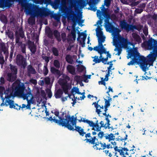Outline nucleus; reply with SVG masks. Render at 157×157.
Segmentation results:
<instances>
[{"mask_svg": "<svg viewBox=\"0 0 157 157\" xmlns=\"http://www.w3.org/2000/svg\"><path fill=\"white\" fill-rule=\"evenodd\" d=\"M82 77L79 75H76L75 77V79L78 82H82Z\"/></svg>", "mask_w": 157, "mask_h": 157, "instance_id": "obj_46", "label": "nucleus"}, {"mask_svg": "<svg viewBox=\"0 0 157 157\" xmlns=\"http://www.w3.org/2000/svg\"><path fill=\"white\" fill-rule=\"evenodd\" d=\"M61 38L63 42H65L66 39V34L65 33H63L61 34Z\"/></svg>", "mask_w": 157, "mask_h": 157, "instance_id": "obj_47", "label": "nucleus"}, {"mask_svg": "<svg viewBox=\"0 0 157 157\" xmlns=\"http://www.w3.org/2000/svg\"><path fill=\"white\" fill-rule=\"evenodd\" d=\"M44 81L46 84H49L50 83V79L48 77H46L44 79Z\"/></svg>", "mask_w": 157, "mask_h": 157, "instance_id": "obj_60", "label": "nucleus"}, {"mask_svg": "<svg viewBox=\"0 0 157 157\" xmlns=\"http://www.w3.org/2000/svg\"><path fill=\"white\" fill-rule=\"evenodd\" d=\"M98 33L97 34V36L98 37H99L103 36V32L100 30H98Z\"/></svg>", "mask_w": 157, "mask_h": 157, "instance_id": "obj_58", "label": "nucleus"}, {"mask_svg": "<svg viewBox=\"0 0 157 157\" xmlns=\"http://www.w3.org/2000/svg\"><path fill=\"white\" fill-rule=\"evenodd\" d=\"M73 29L71 31V33L73 38L75 39L76 38V31L75 27H73Z\"/></svg>", "mask_w": 157, "mask_h": 157, "instance_id": "obj_50", "label": "nucleus"}, {"mask_svg": "<svg viewBox=\"0 0 157 157\" xmlns=\"http://www.w3.org/2000/svg\"><path fill=\"white\" fill-rule=\"evenodd\" d=\"M67 69L68 72L72 75H75V69L74 67L72 65H68L67 67Z\"/></svg>", "mask_w": 157, "mask_h": 157, "instance_id": "obj_26", "label": "nucleus"}, {"mask_svg": "<svg viewBox=\"0 0 157 157\" xmlns=\"http://www.w3.org/2000/svg\"><path fill=\"white\" fill-rule=\"evenodd\" d=\"M25 11L28 14L35 16H47L49 13L45 8H41L36 6L32 7L29 5L26 6L25 8Z\"/></svg>", "mask_w": 157, "mask_h": 157, "instance_id": "obj_4", "label": "nucleus"}, {"mask_svg": "<svg viewBox=\"0 0 157 157\" xmlns=\"http://www.w3.org/2000/svg\"><path fill=\"white\" fill-rule=\"evenodd\" d=\"M46 92L48 94V97L49 98H51L52 96V93L51 90L48 89L46 91Z\"/></svg>", "mask_w": 157, "mask_h": 157, "instance_id": "obj_53", "label": "nucleus"}, {"mask_svg": "<svg viewBox=\"0 0 157 157\" xmlns=\"http://www.w3.org/2000/svg\"><path fill=\"white\" fill-rule=\"evenodd\" d=\"M62 88L63 92H64L66 94H68V86L65 84L62 86Z\"/></svg>", "mask_w": 157, "mask_h": 157, "instance_id": "obj_36", "label": "nucleus"}, {"mask_svg": "<svg viewBox=\"0 0 157 157\" xmlns=\"http://www.w3.org/2000/svg\"><path fill=\"white\" fill-rule=\"evenodd\" d=\"M98 101L93 103L92 105H94V107L96 108V112L98 115L101 114V112L104 110V106L103 105L101 106L98 104Z\"/></svg>", "mask_w": 157, "mask_h": 157, "instance_id": "obj_16", "label": "nucleus"}, {"mask_svg": "<svg viewBox=\"0 0 157 157\" xmlns=\"http://www.w3.org/2000/svg\"><path fill=\"white\" fill-rule=\"evenodd\" d=\"M75 128L74 129L73 127V129L72 130V131H76L77 132L80 136L83 137L85 135V136L86 139L84 140L86 141V143H89L92 144H95L96 142L95 141L98 140V139H96V136H94L92 137L91 135V133L90 132L86 133L85 132L83 128H82L81 127L79 126H76V125H74Z\"/></svg>", "mask_w": 157, "mask_h": 157, "instance_id": "obj_6", "label": "nucleus"}, {"mask_svg": "<svg viewBox=\"0 0 157 157\" xmlns=\"http://www.w3.org/2000/svg\"><path fill=\"white\" fill-rule=\"evenodd\" d=\"M28 22L29 25H33L35 24V19L33 17H30L28 19Z\"/></svg>", "mask_w": 157, "mask_h": 157, "instance_id": "obj_39", "label": "nucleus"}, {"mask_svg": "<svg viewBox=\"0 0 157 157\" xmlns=\"http://www.w3.org/2000/svg\"><path fill=\"white\" fill-rule=\"evenodd\" d=\"M117 50L118 51V52L116 54L118 56H119L121 53L122 51L121 48L119 47H117Z\"/></svg>", "mask_w": 157, "mask_h": 157, "instance_id": "obj_55", "label": "nucleus"}, {"mask_svg": "<svg viewBox=\"0 0 157 157\" xmlns=\"http://www.w3.org/2000/svg\"><path fill=\"white\" fill-rule=\"evenodd\" d=\"M9 89L10 90H11V91H13L11 89H10L8 88L6 90H5V87L3 86H0V94H3V93L4 92V93L6 95L5 97L6 96V94L5 93V92Z\"/></svg>", "mask_w": 157, "mask_h": 157, "instance_id": "obj_41", "label": "nucleus"}, {"mask_svg": "<svg viewBox=\"0 0 157 157\" xmlns=\"http://www.w3.org/2000/svg\"><path fill=\"white\" fill-rule=\"evenodd\" d=\"M42 56V58L43 60H44L45 63L44 64V65H48V63L49 61V60L51 59L50 57H48L46 56L45 55H43Z\"/></svg>", "mask_w": 157, "mask_h": 157, "instance_id": "obj_33", "label": "nucleus"}, {"mask_svg": "<svg viewBox=\"0 0 157 157\" xmlns=\"http://www.w3.org/2000/svg\"><path fill=\"white\" fill-rule=\"evenodd\" d=\"M105 120H106V122L105 124L104 123V125L105 126L104 128H105L106 127H108L109 125H110V121L109 118L107 117H105Z\"/></svg>", "mask_w": 157, "mask_h": 157, "instance_id": "obj_45", "label": "nucleus"}, {"mask_svg": "<svg viewBox=\"0 0 157 157\" xmlns=\"http://www.w3.org/2000/svg\"><path fill=\"white\" fill-rule=\"evenodd\" d=\"M111 1L110 0H106L105 3L106 6L108 7L110 5Z\"/></svg>", "mask_w": 157, "mask_h": 157, "instance_id": "obj_61", "label": "nucleus"}, {"mask_svg": "<svg viewBox=\"0 0 157 157\" xmlns=\"http://www.w3.org/2000/svg\"><path fill=\"white\" fill-rule=\"evenodd\" d=\"M52 51L53 55L56 56H57L59 55V51L56 48L53 47L52 48Z\"/></svg>", "mask_w": 157, "mask_h": 157, "instance_id": "obj_35", "label": "nucleus"}, {"mask_svg": "<svg viewBox=\"0 0 157 157\" xmlns=\"http://www.w3.org/2000/svg\"><path fill=\"white\" fill-rule=\"evenodd\" d=\"M120 25L122 29H124L128 31L131 30L132 25L128 24L124 20L120 21Z\"/></svg>", "mask_w": 157, "mask_h": 157, "instance_id": "obj_14", "label": "nucleus"}, {"mask_svg": "<svg viewBox=\"0 0 157 157\" xmlns=\"http://www.w3.org/2000/svg\"><path fill=\"white\" fill-rule=\"evenodd\" d=\"M16 78L17 75L10 72L7 73L6 78L8 81L13 82L16 79Z\"/></svg>", "mask_w": 157, "mask_h": 157, "instance_id": "obj_17", "label": "nucleus"}, {"mask_svg": "<svg viewBox=\"0 0 157 157\" xmlns=\"http://www.w3.org/2000/svg\"><path fill=\"white\" fill-rule=\"evenodd\" d=\"M21 52L23 53L26 54V45L24 44H22L21 46Z\"/></svg>", "mask_w": 157, "mask_h": 157, "instance_id": "obj_43", "label": "nucleus"}, {"mask_svg": "<svg viewBox=\"0 0 157 157\" xmlns=\"http://www.w3.org/2000/svg\"><path fill=\"white\" fill-rule=\"evenodd\" d=\"M132 36L134 40L138 43H140L141 41V38L140 36L136 33L132 34Z\"/></svg>", "mask_w": 157, "mask_h": 157, "instance_id": "obj_29", "label": "nucleus"}, {"mask_svg": "<svg viewBox=\"0 0 157 157\" xmlns=\"http://www.w3.org/2000/svg\"><path fill=\"white\" fill-rule=\"evenodd\" d=\"M60 0H55V2L54 3L53 6L55 9H57L59 6L60 5ZM63 0H62V1ZM61 2H62V1ZM65 2H64L62 3V4H63V3H65Z\"/></svg>", "mask_w": 157, "mask_h": 157, "instance_id": "obj_32", "label": "nucleus"}, {"mask_svg": "<svg viewBox=\"0 0 157 157\" xmlns=\"http://www.w3.org/2000/svg\"><path fill=\"white\" fill-rule=\"evenodd\" d=\"M25 89L24 85L23 84L20 83H13L12 85V89L13 92L15 90L14 94L15 95H21L22 97L24 93V91Z\"/></svg>", "mask_w": 157, "mask_h": 157, "instance_id": "obj_8", "label": "nucleus"}, {"mask_svg": "<svg viewBox=\"0 0 157 157\" xmlns=\"http://www.w3.org/2000/svg\"><path fill=\"white\" fill-rule=\"evenodd\" d=\"M104 144V143H102L101 141H98L96 142L95 145H93V147L97 150H104L103 146Z\"/></svg>", "mask_w": 157, "mask_h": 157, "instance_id": "obj_21", "label": "nucleus"}, {"mask_svg": "<svg viewBox=\"0 0 157 157\" xmlns=\"http://www.w3.org/2000/svg\"><path fill=\"white\" fill-rule=\"evenodd\" d=\"M48 65H44L43 69V74L44 76L47 75L48 72V70L47 67Z\"/></svg>", "mask_w": 157, "mask_h": 157, "instance_id": "obj_38", "label": "nucleus"}, {"mask_svg": "<svg viewBox=\"0 0 157 157\" xmlns=\"http://www.w3.org/2000/svg\"><path fill=\"white\" fill-rule=\"evenodd\" d=\"M143 32L145 36H147L148 35V28L146 25H145L143 29Z\"/></svg>", "mask_w": 157, "mask_h": 157, "instance_id": "obj_51", "label": "nucleus"}, {"mask_svg": "<svg viewBox=\"0 0 157 157\" xmlns=\"http://www.w3.org/2000/svg\"><path fill=\"white\" fill-rule=\"evenodd\" d=\"M65 118L61 117H59V120L56 119L54 117L53 118L52 116L48 118V120L53 121L59 125L64 127L70 130L73 129V126L76 125L77 118L74 117V116L71 117L70 115H66Z\"/></svg>", "mask_w": 157, "mask_h": 157, "instance_id": "obj_1", "label": "nucleus"}, {"mask_svg": "<svg viewBox=\"0 0 157 157\" xmlns=\"http://www.w3.org/2000/svg\"><path fill=\"white\" fill-rule=\"evenodd\" d=\"M50 71L51 73L54 75L56 77L58 78L61 75L60 71L53 67H51Z\"/></svg>", "mask_w": 157, "mask_h": 157, "instance_id": "obj_20", "label": "nucleus"}, {"mask_svg": "<svg viewBox=\"0 0 157 157\" xmlns=\"http://www.w3.org/2000/svg\"><path fill=\"white\" fill-rule=\"evenodd\" d=\"M54 113L57 117H58V118L60 117L59 116V112L58 110H54Z\"/></svg>", "mask_w": 157, "mask_h": 157, "instance_id": "obj_63", "label": "nucleus"}, {"mask_svg": "<svg viewBox=\"0 0 157 157\" xmlns=\"http://www.w3.org/2000/svg\"><path fill=\"white\" fill-rule=\"evenodd\" d=\"M98 137L101 139H102L103 137L105 136L104 132L102 131H100L98 134Z\"/></svg>", "mask_w": 157, "mask_h": 157, "instance_id": "obj_48", "label": "nucleus"}, {"mask_svg": "<svg viewBox=\"0 0 157 157\" xmlns=\"http://www.w3.org/2000/svg\"><path fill=\"white\" fill-rule=\"evenodd\" d=\"M77 71L79 72H81L84 71L85 68L83 65H78L77 66Z\"/></svg>", "mask_w": 157, "mask_h": 157, "instance_id": "obj_37", "label": "nucleus"}, {"mask_svg": "<svg viewBox=\"0 0 157 157\" xmlns=\"http://www.w3.org/2000/svg\"><path fill=\"white\" fill-rule=\"evenodd\" d=\"M92 0V1H90L89 2H88V4L90 6V7L88 8V9L95 12L97 10V7H94L93 4L94 1V0Z\"/></svg>", "mask_w": 157, "mask_h": 157, "instance_id": "obj_30", "label": "nucleus"}, {"mask_svg": "<svg viewBox=\"0 0 157 157\" xmlns=\"http://www.w3.org/2000/svg\"><path fill=\"white\" fill-rule=\"evenodd\" d=\"M74 56H71L70 54H67L66 55L65 59L66 61L70 64H73L74 63L73 57Z\"/></svg>", "mask_w": 157, "mask_h": 157, "instance_id": "obj_25", "label": "nucleus"}, {"mask_svg": "<svg viewBox=\"0 0 157 157\" xmlns=\"http://www.w3.org/2000/svg\"><path fill=\"white\" fill-rule=\"evenodd\" d=\"M46 33L47 34L48 36L50 39H52L53 38V32L51 30L50 28L46 31Z\"/></svg>", "mask_w": 157, "mask_h": 157, "instance_id": "obj_34", "label": "nucleus"}, {"mask_svg": "<svg viewBox=\"0 0 157 157\" xmlns=\"http://www.w3.org/2000/svg\"><path fill=\"white\" fill-rule=\"evenodd\" d=\"M27 75L30 77L31 74H35L36 73L35 69L31 64L29 65L27 67Z\"/></svg>", "mask_w": 157, "mask_h": 157, "instance_id": "obj_19", "label": "nucleus"}, {"mask_svg": "<svg viewBox=\"0 0 157 157\" xmlns=\"http://www.w3.org/2000/svg\"><path fill=\"white\" fill-rule=\"evenodd\" d=\"M53 35L56 40L58 42L61 41V39L59 32L57 30H55L53 31Z\"/></svg>", "mask_w": 157, "mask_h": 157, "instance_id": "obj_27", "label": "nucleus"}, {"mask_svg": "<svg viewBox=\"0 0 157 157\" xmlns=\"http://www.w3.org/2000/svg\"><path fill=\"white\" fill-rule=\"evenodd\" d=\"M103 152L105 153L106 155H108L110 157H112V155L110 152H109V150H103Z\"/></svg>", "mask_w": 157, "mask_h": 157, "instance_id": "obj_52", "label": "nucleus"}, {"mask_svg": "<svg viewBox=\"0 0 157 157\" xmlns=\"http://www.w3.org/2000/svg\"><path fill=\"white\" fill-rule=\"evenodd\" d=\"M143 44L144 47H147L149 49H153L155 53V54L151 52L150 54H149L147 56L148 60H146L145 58V62L147 64L146 67V70L148 64L150 65H153V63L155 59V56H157V40L151 38L148 40V41L144 42Z\"/></svg>", "mask_w": 157, "mask_h": 157, "instance_id": "obj_2", "label": "nucleus"}, {"mask_svg": "<svg viewBox=\"0 0 157 157\" xmlns=\"http://www.w3.org/2000/svg\"><path fill=\"white\" fill-rule=\"evenodd\" d=\"M28 44L29 45V48L32 53L34 54L35 53L36 50V47L35 45L33 42H32L30 40H29L28 42Z\"/></svg>", "mask_w": 157, "mask_h": 157, "instance_id": "obj_18", "label": "nucleus"}, {"mask_svg": "<svg viewBox=\"0 0 157 157\" xmlns=\"http://www.w3.org/2000/svg\"><path fill=\"white\" fill-rule=\"evenodd\" d=\"M143 27V26L140 24L137 25H132L131 30H133L134 29H135L138 31H140L142 29Z\"/></svg>", "mask_w": 157, "mask_h": 157, "instance_id": "obj_31", "label": "nucleus"}, {"mask_svg": "<svg viewBox=\"0 0 157 157\" xmlns=\"http://www.w3.org/2000/svg\"><path fill=\"white\" fill-rule=\"evenodd\" d=\"M118 40L121 45L124 47H126L127 44L128 43V40L127 39H125L124 38L120 36L118 38Z\"/></svg>", "mask_w": 157, "mask_h": 157, "instance_id": "obj_24", "label": "nucleus"}, {"mask_svg": "<svg viewBox=\"0 0 157 157\" xmlns=\"http://www.w3.org/2000/svg\"><path fill=\"white\" fill-rule=\"evenodd\" d=\"M105 101V105L107 107H109L110 105V102L109 101V100H108L107 99H104Z\"/></svg>", "mask_w": 157, "mask_h": 157, "instance_id": "obj_57", "label": "nucleus"}, {"mask_svg": "<svg viewBox=\"0 0 157 157\" xmlns=\"http://www.w3.org/2000/svg\"><path fill=\"white\" fill-rule=\"evenodd\" d=\"M53 65L56 68H59L60 67V64L58 60L56 59L54 61Z\"/></svg>", "mask_w": 157, "mask_h": 157, "instance_id": "obj_40", "label": "nucleus"}, {"mask_svg": "<svg viewBox=\"0 0 157 157\" xmlns=\"http://www.w3.org/2000/svg\"><path fill=\"white\" fill-rule=\"evenodd\" d=\"M129 55L130 56L128 57V59L131 58V56H133V58L132 60L128 63L127 65H133L134 63H139L142 70L144 71H145L146 67L147 64L145 62L144 57L140 56V53L137 51L133 50L131 51L130 52Z\"/></svg>", "mask_w": 157, "mask_h": 157, "instance_id": "obj_3", "label": "nucleus"}, {"mask_svg": "<svg viewBox=\"0 0 157 157\" xmlns=\"http://www.w3.org/2000/svg\"><path fill=\"white\" fill-rule=\"evenodd\" d=\"M143 9H137L135 10V12L137 13H140L143 12Z\"/></svg>", "mask_w": 157, "mask_h": 157, "instance_id": "obj_64", "label": "nucleus"}, {"mask_svg": "<svg viewBox=\"0 0 157 157\" xmlns=\"http://www.w3.org/2000/svg\"><path fill=\"white\" fill-rule=\"evenodd\" d=\"M10 72L17 75V67L16 66L12 65L11 64H10Z\"/></svg>", "mask_w": 157, "mask_h": 157, "instance_id": "obj_28", "label": "nucleus"}, {"mask_svg": "<svg viewBox=\"0 0 157 157\" xmlns=\"http://www.w3.org/2000/svg\"><path fill=\"white\" fill-rule=\"evenodd\" d=\"M111 144H106L105 143H104V145H103V147L104 148V150L106 148L107 149H109L110 148H113V147H112V146H111Z\"/></svg>", "mask_w": 157, "mask_h": 157, "instance_id": "obj_49", "label": "nucleus"}, {"mask_svg": "<svg viewBox=\"0 0 157 157\" xmlns=\"http://www.w3.org/2000/svg\"><path fill=\"white\" fill-rule=\"evenodd\" d=\"M16 63L17 65L22 67L24 68H25L27 65L26 59L24 56L21 54H18L17 55Z\"/></svg>", "mask_w": 157, "mask_h": 157, "instance_id": "obj_9", "label": "nucleus"}, {"mask_svg": "<svg viewBox=\"0 0 157 157\" xmlns=\"http://www.w3.org/2000/svg\"><path fill=\"white\" fill-rule=\"evenodd\" d=\"M63 94V91L62 89L59 88L56 90H55L54 92V96L56 99L59 98H61Z\"/></svg>", "mask_w": 157, "mask_h": 157, "instance_id": "obj_23", "label": "nucleus"}, {"mask_svg": "<svg viewBox=\"0 0 157 157\" xmlns=\"http://www.w3.org/2000/svg\"><path fill=\"white\" fill-rule=\"evenodd\" d=\"M91 75H84V81L86 82H88V81H87V78H90Z\"/></svg>", "mask_w": 157, "mask_h": 157, "instance_id": "obj_56", "label": "nucleus"}, {"mask_svg": "<svg viewBox=\"0 0 157 157\" xmlns=\"http://www.w3.org/2000/svg\"><path fill=\"white\" fill-rule=\"evenodd\" d=\"M4 57L2 55H1L0 56V63L2 64L4 63Z\"/></svg>", "mask_w": 157, "mask_h": 157, "instance_id": "obj_62", "label": "nucleus"}, {"mask_svg": "<svg viewBox=\"0 0 157 157\" xmlns=\"http://www.w3.org/2000/svg\"><path fill=\"white\" fill-rule=\"evenodd\" d=\"M100 124V126L99 125L98 123V120H97L95 121V123H94V125L93 126V128L91 129L92 130H94L95 128H96V131L97 132H99L101 130V128H104V121H101L99 123Z\"/></svg>", "mask_w": 157, "mask_h": 157, "instance_id": "obj_15", "label": "nucleus"}, {"mask_svg": "<svg viewBox=\"0 0 157 157\" xmlns=\"http://www.w3.org/2000/svg\"><path fill=\"white\" fill-rule=\"evenodd\" d=\"M105 37L104 36L98 37V43H103L105 41Z\"/></svg>", "mask_w": 157, "mask_h": 157, "instance_id": "obj_44", "label": "nucleus"}, {"mask_svg": "<svg viewBox=\"0 0 157 157\" xmlns=\"http://www.w3.org/2000/svg\"><path fill=\"white\" fill-rule=\"evenodd\" d=\"M104 17H106L107 19H105V21L106 23H107L108 24V27L114 33L116 34H118L120 32H121V30L117 27H115L111 23L109 22L108 20L110 18L109 15L108 14H105Z\"/></svg>", "mask_w": 157, "mask_h": 157, "instance_id": "obj_11", "label": "nucleus"}, {"mask_svg": "<svg viewBox=\"0 0 157 157\" xmlns=\"http://www.w3.org/2000/svg\"><path fill=\"white\" fill-rule=\"evenodd\" d=\"M105 139L108 140L109 142L111 141V144L113 146H115L116 145V143L114 141L115 139V136L114 134L111 133L109 134H105L104 136Z\"/></svg>", "mask_w": 157, "mask_h": 157, "instance_id": "obj_13", "label": "nucleus"}, {"mask_svg": "<svg viewBox=\"0 0 157 157\" xmlns=\"http://www.w3.org/2000/svg\"><path fill=\"white\" fill-rule=\"evenodd\" d=\"M87 123L88 124L90 127L93 128V126L94 125V123L92 121L88 120Z\"/></svg>", "mask_w": 157, "mask_h": 157, "instance_id": "obj_59", "label": "nucleus"}, {"mask_svg": "<svg viewBox=\"0 0 157 157\" xmlns=\"http://www.w3.org/2000/svg\"><path fill=\"white\" fill-rule=\"evenodd\" d=\"M26 93L22 95V98L24 100L26 99L27 101V109H30L31 103H32L33 94L31 90L27 91Z\"/></svg>", "mask_w": 157, "mask_h": 157, "instance_id": "obj_10", "label": "nucleus"}, {"mask_svg": "<svg viewBox=\"0 0 157 157\" xmlns=\"http://www.w3.org/2000/svg\"><path fill=\"white\" fill-rule=\"evenodd\" d=\"M92 58L94 59L93 61V62H94L95 63H99L101 62V60H100V59L98 58V56H95L93 57H92Z\"/></svg>", "mask_w": 157, "mask_h": 157, "instance_id": "obj_42", "label": "nucleus"}, {"mask_svg": "<svg viewBox=\"0 0 157 157\" xmlns=\"http://www.w3.org/2000/svg\"><path fill=\"white\" fill-rule=\"evenodd\" d=\"M78 37L77 38V40L79 39V37H80L81 36H85V35L86 36V33H84V32H81L80 33V32L78 31Z\"/></svg>", "mask_w": 157, "mask_h": 157, "instance_id": "obj_54", "label": "nucleus"}, {"mask_svg": "<svg viewBox=\"0 0 157 157\" xmlns=\"http://www.w3.org/2000/svg\"><path fill=\"white\" fill-rule=\"evenodd\" d=\"M94 50L98 52L100 54L106 53V50L102 43H98V46L94 47Z\"/></svg>", "mask_w": 157, "mask_h": 157, "instance_id": "obj_12", "label": "nucleus"}, {"mask_svg": "<svg viewBox=\"0 0 157 157\" xmlns=\"http://www.w3.org/2000/svg\"><path fill=\"white\" fill-rule=\"evenodd\" d=\"M0 49L5 54L6 56L5 58H8L9 53L6 49L4 43H2L0 44Z\"/></svg>", "mask_w": 157, "mask_h": 157, "instance_id": "obj_22", "label": "nucleus"}, {"mask_svg": "<svg viewBox=\"0 0 157 157\" xmlns=\"http://www.w3.org/2000/svg\"><path fill=\"white\" fill-rule=\"evenodd\" d=\"M5 93L6 94V96L5 97V98L1 97L3 102L1 105H5L6 106L9 105V107L10 108H13L17 110H20L21 108V106L18 105L17 104H14V101L10 99L11 97L13 96V91L8 89L5 92Z\"/></svg>", "mask_w": 157, "mask_h": 157, "instance_id": "obj_5", "label": "nucleus"}, {"mask_svg": "<svg viewBox=\"0 0 157 157\" xmlns=\"http://www.w3.org/2000/svg\"><path fill=\"white\" fill-rule=\"evenodd\" d=\"M62 12L63 13V14L64 15V17H67L68 20L71 19L73 23L72 27H75L77 22H78L79 25H80V24H82L84 22V20H81L78 21V17L74 13V11L71 9H69L68 11H65V10L62 9Z\"/></svg>", "mask_w": 157, "mask_h": 157, "instance_id": "obj_7", "label": "nucleus"}]
</instances>
